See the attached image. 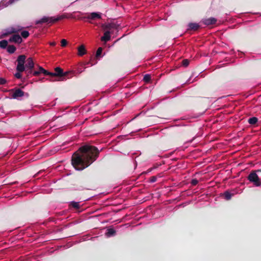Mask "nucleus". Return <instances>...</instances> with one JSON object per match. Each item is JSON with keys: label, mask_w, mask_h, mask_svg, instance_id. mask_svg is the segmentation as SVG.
I'll return each instance as SVG.
<instances>
[{"label": "nucleus", "mask_w": 261, "mask_h": 261, "mask_svg": "<svg viewBox=\"0 0 261 261\" xmlns=\"http://www.w3.org/2000/svg\"><path fill=\"white\" fill-rule=\"evenodd\" d=\"M110 39L111 35H110V32L109 31H105L103 36L101 37V40L105 42H107L110 40Z\"/></svg>", "instance_id": "obj_5"}, {"label": "nucleus", "mask_w": 261, "mask_h": 261, "mask_svg": "<svg viewBox=\"0 0 261 261\" xmlns=\"http://www.w3.org/2000/svg\"><path fill=\"white\" fill-rule=\"evenodd\" d=\"M86 18L88 19H91V20H94V19H100V18H101V15H100V14H99V13L93 12V13L89 14L86 17Z\"/></svg>", "instance_id": "obj_4"}, {"label": "nucleus", "mask_w": 261, "mask_h": 261, "mask_svg": "<svg viewBox=\"0 0 261 261\" xmlns=\"http://www.w3.org/2000/svg\"><path fill=\"white\" fill-rule=\"evenodd\" d=\"M13 31H11V32H9L8 33H11V32H12Z\"/></svg>", "instance_id": "obj_19"}, {"label": "nucleus", "mask_w": 261, "mask_h": 261, "mask_svg": "<svg viewBox=\"0 0 261 261\" xmlns=\"http://www.w3.org/2000/svg\"><path fill=\"white\" fill-rule=\"evenodd\" d=\"M87 54V50L84 45L82 44L77 47V55L83 56Z\"/></svg>", "instance_id": "obj_3"}, {"label": "nucleus", "mask_w": 261, "mask_h": 261, "mask_svg": "<svg viewBox=\"0 0 261 261\" xmlns=\"http://www.w3.org/2000/svg\"><path fill=\"white\" fill-rule=\"evenodd\" d=\"M29 33L28 31H24L21 32V36L24 38H27L29 36Z\"/></svg>", "instance_id": "obj_14"}, {"label": "nucleus", "mask_w": 261, "mask_h": 261, "mask_svg": "<svg viewBox=\"0 0 261 261\" xmlns=\"http://www.w3.org/2000/svg\"><path fill=\"white\" fill-rule=\"evenodd\" d=\"M203 22L205 24L208 25L215 23L216 19L215 18L211 17L204 19Z\"/></svg>", "instance_id": "obj_6"}, {"label": "nucleus", "mask_w": 261, "mask_h": 261, "mask_svg": "<svg viewBox=\"0 0 261 261\" xmlns=\"http://www.w3.org/2000/svg\"><path fill=\"white\" fill-rule=\"evenodd\" d=\"M188 27L189 29L195 31L199 28V25L196 23H191L189 24Z\"/></svg>", "instance_id": "obj_9"}, {"label": "nucleus", "mask_w": 261, "mask_h": 261, "mask_svg": "<svg viewBox=\"0 0 261 261\" xmlns=\"http://www.w3.org/2000/svg\"><path fill=\"white\" fill-rule=\"evenodd\" d=\"M101 27L105 31H109L110 35L113 34L114 30H117V25L113 23L103 24Z\"/></svg>", "instance_id": "obj_2"}, {"label": "nucleus", "mask_w": 261, "mask_h": 261, "mask_svg": "<svg viewBox=\"0 0 261 261\" xmlns=\"http://www.w3.org/2000/svg\"><path fill=\"white\" fill-rule=\"evenodd\" d=\"M189 64V61L187 59H185L182 61V65H188Z\"/></svg>", "instance_id": "obj_16"}, {"label": "nucleus", "mask_w": 261, "mask_h": 261, "mask_svg": "<svg viewBox=\"0 0 261 261\" xmlns=\"http://www.w3.org/2000/svg\"><path fill=\"white\" fill-rule=\"evenodd\" d=\"M49 44L52 46H55L56 44V42L53 41V42H49Z\"/></svg>", "instance_id": "obj_18"}, {"label": "nucleus", "mask_w": 261, "mask_h": 261, "mask_svg": "<svg viewBox=\"0 0 261 261\" xmlns=\"http://www.w3.org/2000/svg\"><path fill=\"white\" fill-rule=\"evenodd\" d=\"M64 18V16L62 15L57 18L49 17H43L40 20L37 21V23H43V22H54L60 19Z\"/></svg>", "instance_id": "obj_1"}, {"label": "nucleus", "mask_w": 261, "mask_h": 261, "mask_svg": "<svg viewBox=\"0 0 261 261\" xmlns=\"http://www.w3.org/2000/svg\"><path fill=\"white\" fill-rule=\"evenodd\" d=\"M10 41L19 43L21 42L22 39L19 35H14L10 38Z\"/></svg>", "instance_id": "obj_7"}, {"label": "nucleus", "mask_w": 261, "mask_h": 261, "mask_svg": "<svg viewBox=\"0 0 261 261\" xmlns=\"http://www.w3.org/2000/svg\"><path fill=\"white\" fill-rule=\"evenodd\" d=\"M25 65H34V63L32 58H29L27 59H25Z\"/></svg>", "instance_id": "obj_11"}, {"label": "nucleus", "mask_w": 261, "mask_h": 261, "mask_svg": "<svg viewBox=\"0 0 261 261\" xmlns=\"http://www.w3.org/2000/svg\"><path fill=\"white\" fill-rule=\"evenodd\" d=\"M15 50L16 48L13 45L9 46L7 48V51L9 53H13L15 51Z\"/></svg>", "instance_id": "obj_12"}, {"label": "nucleus", "mask_w": 261, "mask_h": 261, "mask_svg": "<svg viewBox=\"0 0 261 261\" xmlns=\"http://www.w3.org/2000/svg\"><path fill=\"white\" fill-rule=\"evenodd\" d=\"M15 0H9V2L8 3V4L4 6V7L7 6L8 5L12 4Z\"/></svg>", "instance_id": "obj_17"}, {"label": "nucleus", "mask_w": 261, "mask_h": 261, "mask_svg": "<svg viewBox=\"0 0 261 261\" xmlns=\"http://www.w3.org/2000/svg\"><path fill=\"white\" fill-rule=\"evenodd\" d=\"M8 44V42L6 40H2L0 41V47L2 48H5Z\"/></svg>", "instance_id": "obj_13"}, {"label": "nucleus", "mask_w": 261, "mask_h": 261, "mask_svg": "<svg viewBox=\"0 0 261 261\" xmlns=\"http://www.w3.org/2000/svg\"><path fill=\"white\" fill-rule=\"evenodd\" d=\"M68 42L67 41V40L66 39H62L61 41V46L62 47H65L67 45Z\"/></svg>", "instance_id": "obj_15"}, {"label": "nucleus", "mask_w": 261, "mask_h": 261, "mask_svg": "<svg viewBox=\"0 0 261 261\" xmlns=\"http://www.w3.org/2000/svg\"><path fill=\"white\" fill-rule=\"evenodd\" d=\"M102 47H99L96 53L95 54V58L97 59H99L102 57Z\"/></svg>", "instance_id": "obj_10"}, {"label": "nucleus", "mask_w": 261, "mask_h": 261, "mask_svg": "<svg viewBox=\"0 0 261 261\" xmlns=\"http://www.w3.org/2000/svg\"><path fill=\"white\" fill-rule=\"evenodd\" d=\"M25 61V56L24 55H20L18 57L17 60L18 64L17 65H23Z\"/></svg>", "instance_id": "obj_8"}]
</instances>
